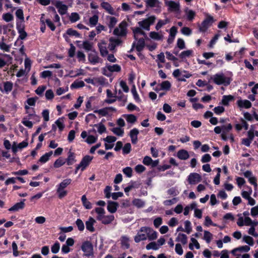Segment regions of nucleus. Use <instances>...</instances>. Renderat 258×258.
<instances>
[{"label":"nucleus","mask_w":258,"mask_h":258,"mask_svg":"<svg viewBox=\"0 0 258 258\" xmlns=\"http://www.w3.org/2000/svg\"><path fill=\"white\" fill-rule=\"evenodd\" d=\"M157 233L149 227H142L137 234L135 236L134 240L136 243L141 241L146 240L147 238L149 240H153L157 238Z\"/></svg>","instance_id":"f257e3e1"},{"label":"nucleus","mask_w":258,"mask_h":258,"mask_svg":"<svg viewBox=\"0 0 258 258\" xmlns=\"http://www.w3.org/2000/svg\"><path fill=\"white\" fill-rule=\"evenodd\" d=\"M211 80L217 85L223 84L227 86L230 84V80L229 78L225 77L223 74H217L211 77Z\"/></svg>","instance_id":"f03ea898"},{"label":"nucleus","mask_w":258,"mask_h":258,"mask_svg":"<svg viewBox=\"0 0 258 258\" xmlns=\"http://www.w3.org/2000/svg\"><path fill=\"white\" fill-rule=\"evenodd\" d=\"M72 182L71 179H66L61 182L58 185L57 188V192L58 195V197L59 199H62L67 195V191L64 189Z\"/></svg>","instance_id":"7ed1b4c3"},{"label":"nucleus","mask_w":258,"mask_h":258,"mask_svg":"<svg viewBox=\"0 0 258 258\" xmlns=\"http://www.w3.org/2000/svg\"><path fill=\"white\" fill-rule=\"evenodd\" d=\"M156 19L155 16H152L143 21H139L138 25L140 27L146 30H149L150 25L154 23Z\"/></svg>","instance_id":"20e7f679"},{"label":"nucleus","mask_w":258,"mask_h":258,"mask_svg":"<svg viewBox=\"0 0 258 258\" xmlns=\"http://www.w3.org/2000/svg\"><path fill=\"white\" fill-rule=\"evenodd\" d=\"M93 157L89 155H86L83 157L81 162L77 165L75 170V173H77L78 170L81 168V170L83 171L90 164Z\"/></svg>","instance_id":"39448f33"},{"label":"nucleus","mask_w":258,"mask_h":258,"mask_svg":"<svg viewBox=\"0 0 258 258\" xmlns=\"http://www.w3.org/2000/svg\"><path fill=\"white\" fill-rule=\"evenodd\" d=\"M126 22L122 21L119 25L118 27L116 28L113 31V34L115 35L123 36L126 34Z\"/></svg>","instance_id":"423d86ee"},{"label":"nucleus","mask_w":258,"mask_h":258,"mask_svg":"<svg viewBox=\"0 0 258 258\" xmlns=\"http://www.w3.org/2000/svg\"><path fill=\"white\" fill-rule=\"evenodd\" d=\"M88 60L91 63L93 64L102 62V59L99 57L98 53L95 50H93L88 54Z\"/></svg>","instance_id":"0eeeda50"},{"label":"nucleus","mask_w":258,"mask_h":258,"mask_svg":"<svg viewBox=\"0 0 258 258\" xmlns=\"http://www.w3.org/2000/svg\"><path fill=\"white\" fill-rule=\"evenodd\" d=\"M109 41L108 48L113 52L115 51V47L120 45L122 43V41L120 39L113 37L110 38Z\"/></svg>","instance_id":"6e6552de"},{"label":"nucleus","mask_w":258,"mask_h":258,"mask_svg":"<svg viewBox=\"0 0 258 258\" xmlns=\"http://www.w3.org/2000/svg\"><path fill=\"white\" fill-rule=\"evenodd\" d=\"M213 22L214 20L213 17L209 16L202 23L199 28L200 31L201 32L206 31L208 28L213 23Z\"/></svg>","instance_id":"1a4fd4ad"},{"label":"nucleus","mask_w":258,"mask_h":258,"mask_svg":"<svg viewBox=\"0 0 258 258\" xmlns=\"http://www.w3.org/2000/svg\"><path fill=\"white\" fill-rule=\"evenodd\" d=\"M81 248L86 255L90 256L93 254V245L89 241H87L84 242Z\"/></svg>","instance_id":"9d476101"},{"label":"nucleus","mask_w":258,"mask_h":258,"mask_svg":"<svg viewBox=\"0 0 258 258\" xmlns=\"http://www.w3.org/2000/svg\"><path fill=\"white\" fill-rule=\"evenodd\" d=\"M202 179L201 175L197 173H190L188 177V181L190 184H196L201 181Z\"/></svg>","instance_id":"9b49d317"},{"label":"nucleus","mask_w":258,"mask_h":258,"mask_svg":"<svg viewBox=\"0 0 258 258\" xmlns=\"http://www.w3.org/2000/svg\"><path fill=\"white\" fill-rule=\"evenodd\" d=\"M17 29L19 33V38L21 40L25 39L27 36V33L25 31V25L22 23L17 24Z\"/></svg>","instance_id":"f8f14e48"},{"label":"nucleus","mask_w":258,"mask_h":258,"mask_svg":"<svg viewBox=\"0 0 258 258\" xmlns=\"http://www.w3.org/2000/svg\"><path fill=\"white\" fill-rule=\"evenodd\" d=\"M165 4L169 7L170 11H177L179 10V4L174 1L165 0Z\"/></svg>","instance_id":"ddd939ff"},{"label":"nucleus","mask_w":258,"mask_h":258,"mask_svg":"<svg viewBox=\"0 0 258 258\" xmlns=\"http://www.w3.org/2000/svg\"><path fill=\"white\" fill-rule=\"evenodd\" d=\"M56 8L58 9V13L61 15H64L68 10V6L63 4L61 2H57L55 5Z\"/></svg>","instance_id":"4468645a"},{"label":"nucleus","mask_w":258,"mask_h":258,"mask_svg":"<svg viewBox=\"0 0 258 258\" xmlns=\"http://www.w3.org/2000/svg\"><path fill=\"white\" fill-rule=\"evenodd\" d=\"M25 200L23 199L22 201L15 204L13 206L9 209L10 212H16L20 210L23 209L25 206Z\"/></svg>","instance_id":"2eb2a0df"},{"label":"nucleus","mask_w":258,"mask_h":258,"mask_svg":"<svg viewBox=\"0 0 258 258\" xmlns=\"http://www.w3.org/2000/svg\"><path fill=\"white\" fill-rule=\"evenodd\" d=\"M139 133V130L134 128L130 132V136L131 138L132 143L133 144H136L138 142V135Z\"/></svg>","instance_id":"dca6fc26"},{"label":"nucleus","mask_w":258,"mask_h":258,"mask_svg":"<svg viewBox=\"0 0 258 258\" xmlns=\"http://www.w3.org/2000/svg\"><path fill=\"white\" fill-rule=\"evenodd\" d=\"M101 7L105 10L110 15H114L115 12L113 8L111 7V6L107 2H103L101 4Z\"/></svg>","instance_id":"f3484780"},{"label":"nucleus","mask_w":258,"mask_h":258,"mask_svg":"<svg viewBox=\"0 0 258 258\" xmlns=\"http://www.w3.org/2000/svg\"><path fill=\"white\" fill-rule=\"evenodd\" d=\"M96 223L95 220L92 217H90L88 221L86 222V228L89 231L93 232L95 231L93 227L94 224Z\"/></svg>","instance_id":"a211bd4d"},{"label":"nucleus","mask_w":258,"mask_h":258,"mask_svg":"<svg viewBox=\"0 0 258 258\" xmlns=\"http://www.w3.org/2000/svg\"><path fill=\"white\" fill-rule=\"evenodd\" d=\"M118 204L116 202L108 201L107 205V210L111 213H114L117 209Z\"/></svg>","instance_id":"6ab92c4d"},{"label":"nucleus","mask_w":258,"mask_h":258,"mask_svg":"<svg viewBox=\"0 0 258 258\" xmlns=\"http://www.w3.org/2000/svg\"><path fill=\"white\" fill-rule=\"evenodd\" d=\"M177 156L179 159L185 160L189 158V155L186 150L182 149L178 151L177 153Z\"/></svg>","instance_id":"aec40b11"},{"label":"nucleus","mask_w":258,"mask_h":258,"mask_svg":"<svg viewBox=\"0 0 258 258\" xmlns=\"http://www.w3.org/2000/svg\"><path fill=\"white\" fill-rule=\"evenodd\" d=\"M67 162L68 165H72L76 162L75 154L72 152L71 150H70L68 152V157L67 159Z\"/></svg>","instance_id":"412c9836"},{"label":"nucleus","mask_w":258,"mask_h":258,"mask_svg":"<svg viewBox=\"0 0 258 258\" xmlns=\"http://www.w3.org/2000/svg\"><path fill=\"white\" fill-rule=\"evenodd\" d=\"M121 244L122 248L128 249L130 247L129 238L126 236L121 237Z\"/></svg>","instance_id":"4be33fe9"},{"label":"nucleus","mask_w":258,"mask_h":258,"mask_svg":"<svg viewBox=\"0 0 258 258\" xmlns=\"http://www.w3.org/2000/svg\"><path fill=\"white\" fill-rule=\"evenodd\" d=\"M237 104L239 107L245 108H249L251 106V102L247 100H239L237 101Z\"/></svg>","instance_id":"5701e85b"},{"label":"nucleus","mask_w":258,"mask_h":258,"mask_svg":"<svg viewBox=\"0 0 258 258\" xmlns=\"http://www.w3.org/2000/svg\"><path fill=\"white\" fill-rule=\"evenodd\" d=\"M176 241H180L183 244H186L187 242V237L184 234L179 233L177 238H176Z\"/></svg>","instance_id":"b1692460"},{"label":"nucleus","mask_w":258,"mask_h":258,"mask_svg":"<svg viewBox=\"0 0 258 258\" xmlns=\"http://www.w3.org/2000/svg\"><path fill=\"white\" fill-rule=\"evenodd\" d=\"M52 151H51L48 153H45L40 157L39 161L41 163H45L49 159V157L52 155Z\"/></svg>","instance_id":"393cba45"},{"label":"nucleus","mask_w":258,"mask_h":258,"mask_svg":"<svg viewBox=\"0 0 258 258\" xmlns=\"http://www.w3.org/2000/svg\"><path fill=\"white\" fill-rule=\"evenodd\" d=\"M81 200L83 206L85 207L86 209H90L92 208V205L91 203L87 200L85 195H83L82 197Z\"/></svg>","instance_id":"a878e982"},{"label":"nucleus","mask_w":258,"mask_h":258,"mask_svg":"<svg viewBox=\"0 0 258 258\" xmlns=\"http://www.w3.org/2000/svg\"><path fill=\"white\" fill-rule=\"evenodd\" d=\"M145 46V41L143 38H140L138 40L136 49L138 51L141 52Z\"/></svg>","instance_id":"bb28decb"},{"label":"nucleus","mask_w":258,"mask_h":258,"mask_svg":"<svg viewBox=\"0 0 258 258\" xmlns=\"http://www.w3.org/2000/svg\"><path fill=\"white\" fill-rule=\"evenodd\" d=\"M4 40V38L3 37L2 38V41L0 42V48L5 51L9 52L10 50L11 46L5 43Z\"/></svg>","instance_id":"cd10ccee"},{"label":"nucleus","mask_w":258,"mask_h":258,"mask_svg":"<svg viewBox=\"0 0 258 258\" xmlns=\"http://www.w3.org/2000/svg\"><path fill=\"white\" fill-rule=\"evenodd\" d=\"M4 91L9 93L12 90L13 84L11 82L7 81L4 83Z\"/></svg>","instance_id":"c85d7f7f"},{"label":"nucleus","mask_w":258,"mask_h":258,"mask_svg":"<svg viewBox=\"0 0 258 258\" xmlns=\"http://www.w3.org/2000/svg\"><path fill=\"white\" fill-rule=\"evenodd\" d=\"M146 3L147 7L152 8L158 7L159 5L158 0H147Z\"/></svg>","instance_id":"c756f323"},{"label":"nucleus","mask_w":258,"mask_h":258,"mask_svg":"<svg viewBox=\"0 0 258 258\" xmlns=\"http://www.w3.org/2000/svg\"><path fill=\"white\" fill-rule=\"evenodd\" d=\"M114 219V217L113 215H107L105 216L103 220L102 221V224H108L111 223Z\"/></svg>","instance_id":"7c9ffc66"},{"label":"nucleus","mask_w":258,"mask_h":258,"mask_svg":"<svg viewBox=\"0 0 258 258\" xmlns=\"http://www.w3.org/2000/svg\"><path fill=\"white\" fill-rule=\"evenodd\" d=\"M83 47L85 50L88 51H93V43L89 42L88 41H85L83 43Z\"/></svg>","instance_id":"2f4dec72"},{"label":"nucleus","mask_w":258,"mask_h":258,"mask_svg":"<svg viewBox=\"0 0 258 258\" xmlns=\"http://www.w3.org/2000/svg\"><path fill=\"white\" fill-rule=\"evenodd\" d=\"M233 99V97L231 95H225L223 96L222 104L224 105H228L229 102Z\"/></svg>","instance_id":"473e14b6"},{"label":"nucleus","mask_w":258,"mask_h":258,"mask_svg":"<svg viewBox=\"0 0 258 258\" xmlns=\"http://www.w3.org/2000/svg\"><path fill=\"white\" fill-rule=\"evenodd\" d=\"M85 86V83L83 81H75L71 85V88H79L83 87Z\"/></svg>","instance_id":"72a5a7b5"},{"label":"nucleus","mask_w":258,"mask_h":258,"mask_svg":"<svg viewBox=\"0 0 258 258\" xmlns=\"http://www.w3.org/2000/svg\"><path fill=\"white\" fill-rule=\"evenodd\" d=\"M107 69L111 72H118L121 70L120 67L118 64H113L112 66H108L107 67Z\"/></svg>","instance_id":"f704fd0d"},{"label":"nucleus","mask_w":258,"mask_h":258,"mask_svg":"<svg viewBox=\"0 0 258 258\" xmlns=\"http://www.w3.org/2000/svg\"><path fill=\"white\" fill-rule=\"evenodd\" d=\"M94 126H96L98 128V132L99 134H102V133L106 132V128L105 125L102 123H99L98 124H95L94 125Z\"/></svg>","instance_id":"c9c22d12"},{"label":"nucleus","mask_w":258,"mask_h":258,"mask_svg":"<svg viewBox=\"0 0 258 258\" xmlns=\"http://www.w3.org/2000/svg\"><path fill=\"white\" fill-rule=\"evenodd\" d=\"M99 17L97 15H94L89 19V23L92 26H94L97 25Z\"/></svg>","instance_id":"e433bc0d"},{"label":"nucleus","mask_w":258,"mask_h":258,"mask_svg":"<svg viewBox=\"0 0 258 258\" xmlns=\"http://www.w3.org/2000/svg\"><path fill=\"white\" fill-rule=\"evenodd\" d=\"M65 162L66 161L63 159L62 158H59L55 161L53 165L55 168H58L62 166Z\"/></svg>","instance_id":"4c0bfd02"},{"label":"nucleus","mask_w":258,"mask_h":258,"mask_svg":"<svg viewBox=\"0 0 258 258\" xmlns=\"http://www.w3.org/2000/svg\"><path fill=\"white\" fill-rule=\"evenodd\" d=\"M150 37L155 40H161L162 38V36L160 35L158 33L156 32H151L150 33Z\"/></svg>","instance_id":"58836bf2"},{"label":"nucleus","mask_w":258,"mask_h":258,"mask_svg":"<svg viewBox=\"0 0 258 258\" xmlns=\"http://www.w3.org/2000/svg\"><path fill=\"white\" fill-rule=\"evenodd\" d=\"M171 87V84L168 81H165L161 84V90H168Z\"/></svg>","instance_id":"ea45409f"},{"label":"nucleus","mask_w":258,"mask_h":258,"mask_svg":"<svg viewBox=\"0 0 258 258\" xmlns=\"http://www.w3.org/2000/svg\"><path fill=\"white\" fill-rule=\"evenodd\" d=\"M76 224L78 228V230L80 231H82L84 230L85 226L84 223L82 220L80 219H78L76 221Z\"/></svg>","instance_id":"a19ab883"},{"label":"nucleus","mask_w":258,"mask_h":258,"mask_svg":"<svg viewBox=\"0 0 258 258\" xmlns=\"http://www.w3.org/2000/svg\"><path fill=\"white\" fill-rule=\"evenodd\" d=\"M66 34L70 36H75L78 37H80L81 36L76 30L72 28L68 29L67 31Z\"/></svg>","instance_id":"79ce46f5"},{"label":"nucleus","mask_w":258,"mask_h":258,"mask_svg":"<svg viewBox=\"0 0 258 258\" xmlns=\"http://www.w3.org/2000/svg\"><path fill=\"white\" fill-rule=\"evenodd\" d=\"M141 27H136L133 30V32L134 33V38L136 40H137V34H140L142 35H145V33L143 31L141 28Z\"/></svg>","instance_id":"37998d69"},{"label":"nucleus","mask_w":258,"mask_h":258,"mask_svg":"<svg viewBox=\"0 0 258 258\" xmlns=\"http://www.w3.org/2000/svg\"><path fill=\"white\" fill-rule=\"evenodd\" d=\"M108 18L109 19L108 27L110 29H112L116 25V24L117 22V20L116 18L114 17H109Z\"/></svg>","instance_id":"c03bdc74"},{"label":"nucleus","mask_w":258,"mask_h":258,"mask_svg":"<svg viewBox=\"0 0 258 258\" xmlns=\"http://www.w3.org/2000/svg\"><path fill=\"white\" fill-rule=\"evenodd\" d=\"M126 120L128 122L134 123L137 121V117L134 114H128L126 115Z\"/></svg>","instance_id":"a18cd8bd"},{"label":"nucleus","mask_w":258,"mask_h":258,"mask_svg":"<svg viewBox=\"0 0 258 258\" xmlns=\"http://www.w3.org/2000/svg\"><path fill=\"white\" fill-rule=\"evenodd\" d=\"M94 112L95 113H97L103 116H106L108 113L107 107H105L99 110H95Z\"/></svg>","instance_id":"49530a36"},{"label":"nucleus","mask_w":258,"mask_h":258,"mask_svg":"<svg viewBox=\"0 0 258 258\" xmlns=\"http://www.w3.org/2000/svg\"><path fill=\"white\" fill-rule=\"evenodd\" d=\"M3 19L6 22H9L10 21H12L13 20L14 17L12 14H11L9 13H8L4 14L3 15Z\"/></svg>","instance_id":"de8ad7c7"},{"label":"nucleus","mask_w":258,"mask_h":258,"mask_svg":"<svg viewBox=\"0 0 258 258\" xmlns=\"http://www.w3.org/2000/svg\"><path fill=\"white\" fill-rule=\"evenodd\" d=\"M185 225V229L184 231L186 232L187 234H189L192 231V228L191 227L190 222L188 220L185 221L184 222Z\"/></svg>","instance_id":"09e8293b"},{"label":"nucleus","mask_w":258,"mask_h":258,"mask_svg":"<svg viewBox=\"0 0 258 258\" xmlns=\"http://www.w3.org/2000/svg\"><path fill=\"white\" fill-rule=\"evenodd\" d=\"M186 14L187 15V19L189 21H192L196 15L195 12L191 10H186Z\"/></svg>","instance_id":"8fccbe9b"},{"label":"nucleus","mask_w":258,"mask_h":258,"mask_svg":"<svg viewBox=\"0 0 258 258\" xmlns=\"http://www.w3.org/2000/svg\"><path fill=\"white\" fill-rule=\"evenodd\" d=\"M192 51L191 50L183 51L180 54H179V56L181 58H184L186 57L189 56L192 54Z\"/></svg>","instance_id":"3c124183"},{"label":"nucleus","mask_w":258,"mask_h":258,"mask_svg":"<svg viewBox=\"0 0 258 258\" xmlns=\"http://www.w3.org/2000/svg\"><path fill=\"white\" fill-rule=\"evenodd\" d=\"M159 248L158 246L155 242H151L146 245V249L148 250L152 249L157 250Z\"/></svg>","instance_id":"603ef678"},{"label":"nucleus","mask_w":258,"mask_h":258,"mask_svg":"<svg viewBox=\"0 0 258 258\" xmlns=\"http://www.w3.org/2000/svg\"><path fill=\"white\" fill-rule=\"evenodd\" d=\"M60 248V244L58 242H56L51 248V252L53 253H56L58 252Z\"/></svg>","instance_id":"864d4df0"},{"label":"nucleus","mask_w":258,"mask_h":258,"mask_svg":"<svg viewBox=\"0 0 258 258\" xmlns=\"http://www.w3.org/2000/svg\"><path fill=\"white\" fill-rule=\"evenodd\" d=\"M111 131L118 136H122L123 134V130L119 127H115L111 129Z\"/></svg>","instance_id":"5fc2aeb1"},{"label":"nucleus","mask_w":258,"mask_h":258,"mask_svg":"<svg viewBox=\"0 0 258 258\" xmlns=\"http://www.w3.org/2000/svg\"><path fill=\"white\" fill-rule=\"evenodd\" d=\"M212 238V234L208 231H204V238L207 243H209Z\"/></svg>","instance_id":"6e6d98bb"},{"label":"nucleus","mask_w":258,"mask_h":258,"mask_svg":"<svg viewBox=\"0 0 258 258\" xmlns=\"http://www.w3.org/2000/svg\"><path fill=\"white\" fill-rule=\"evenodd\" d=\"M16 16L18 19L21 20L22 22L24 21L23 11L22 9H19L17 10L16 12Z\"/></svg>","instance_id":"4d7b16f0"},{"label":"nucleus","mask_w":258,"mask_h":258,"mask_svg":"<svg viewBox=\"0 0 258 258\" xmlns=\"http://www.w3.org/2000/svg\"><path fill=\"white\" fill-rule=\"evenodd\" d=\"M80 16L77 13H72L70 17V20L72 22H75L79 20Z\"/></svg>","instance_id":"13d9d810"},{"label":"nucleus","mask_w":258,"mask_h":258,"mask_svg":"<svg viewBox=\"0 0 258 258\" xmlns=\"http://www.w3.org/2000/svg\"><path fill=\"white\" fill-rule=\"evenodd\" d=\"M122 171L128 177H131L132 176L133 170L131 167H125L123 169Z\"/></svg>","instance_id":"bf43d9fd"},{"label":"nucleus","mask_w":258,"mask_h":258,"mask_svg":"<svg viewBox=\"0 0 258 258\" xmlns=\"http://www.w3.org/2000/svg\"><path fill=\"white\" fill-rule=\"evenodd\" d=\"M243 240L249 245H253V239L251 237L249 236H244L243 237Z\"/></svg>","instance_id":"052dcab7"},{"label":"nucleus","mask_w":258,"mask_h":258,"mask_svg":"<svg viewBox=\"0 0 258 258\" xmlns=\"http://www.w3.org/2000/svg\"><path fill=\"white\" fill-rule=\"evenodd\" d=\"M131 150V145L130 143L125 144L122 149L123 153L124 154H128Z\"/></svg>","instance_id":"680f3d73"},{"label":"nucleus","mask_w":258,"mask_h":258,"mask_svg":"<svg viewBox=\"0 0 258 258\" xmlns=\"http://www.w3.org/2000/svg\"><path fill=\"white\" fill-rule=\"evenodd\" d=\"M55 124L57 125L60 131H62L64 127L62 118H59L57 119L55 121Z\"/></svg>","instance_id":"e2e57ef3"},{"label":"nucleus","mask_w":258,"mask_h":258,"mask_svg":"<svg viewBox=\"0 0 258 258\" xmlns=\"http://www.w3.org/2000/svg\"><path fill=\"white\" fill-rule=\"evenodd\" d=\"M153 162V160L152 158L148 156H145L143 160V163L146 165H151L152 162Z\"/></svg>","instance_id":"0e129e2a"},{"label":"nucleus","mask_w":258,"mask_h":258,"mask_svg":"<svg viewBox=\"0 0 258 258\" xmlns=\"http://www.w3.org/2000/svg\"><path fill=\"white\" fill-rule=\"evenodd\" d=\"M99 48L100 54L102 56H105L107 54H108V51L105 46H102L99 45Z\"/></svg>","instance_id":"69168bd1"},{"label":"nucleus","mask_w":258,"mask_h":258,"mask_svg":"<svg viewBox=\"0 0 258 258\" xmlns=\"http://www.w3.org/2000/svg\"><path fill=\"white\" fill-rule=\"evenodd\" d=\"M76 48L73 44H70V48L69 50V56L70 57H73L75 55Z\"/></svg>","instance_id":"338daca9"},{"label":"nucleus","mask_w":258,"mask_h":258,"mask_svg":"<svg viewBox=\"0 0 258 258\" xmlns=\"http://www.w3.org/2000/svg\"><path fill=\"white\" fill-rule=\"evenodd\" d=\"M46 88V87L45 86H39L38 88L35 90V92L37 95H42Z\"/></svg>","instance_id":"774afa93"}]
</instances>
